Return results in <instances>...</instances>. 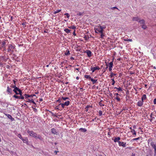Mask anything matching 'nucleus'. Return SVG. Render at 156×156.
<instances>
[{
	"mask_svg": "<svg viewBox=\"0 0 156 156\" xmlns=\"http://www.w3.org/2000/svg\"><path fill=\"white\" fill-rule=\"evenodd\" d=\"M68 28L70 29H74V30H75V29H76V27H75V26L74 25H73L69 27Z\"/></svg>",
	"mask_w": 156,
	"mask_h": 156,
	"instance_id": "nucleus-29",
	"label": "nucleus"
},
{
	"mask_svg": "<svg viewBox=\"0 0 156 156\" xmlns=\"http://www.w3.org/2000/svg\"><path fill=\"white\" fill-rule=\"evenodd\" d=\"M154 104H156V98H155L154 100Z\"/></svg>",
	"mask_w": 156,
	"mask_h": 156,
	"instance_id": "nucleus-57",
	"label": "nucleus"
},
{
	"mask_svg": "<svg viewBox=\"0 0 156 156\" xmlns=\"http://www.w3.org/2000/svg\"><path fill=\"white\" fill-rule=\"evenodd\" d=\"M51 132L53 134H56V133H57V132L56 131V130L54 128H52L51 129Z\"/></svg>",
	"mask_w": 156,
	"mask_h": 156,
	"instance_id": "nucleus-19",
	"label": "nucleus"
},
{
	"mask_svg": "<svg viewBox=\"0 0 156 156\" xmlns=\"http://www.w3.org/2000/svg\"><path fill=\"white\" fill-rule=\"evenodd\" d=\"M84 12H77V15L78 16H83V14Z\"/></svg>",
	"mask_w": 156,
	"mask_h": 156,
	"instance_id": "nucleus-32",
	"label": "nucleus"
},
{
	"mask_svg": "<svg viewBox=\"0 0 156 156\" xmlns=\"http://www.w3.org/2000/svg\"><path fill=\"white\" fill-rule=\"evenodd\" d=\"M100 69V68L98 66H96L95 67H91L90 70L92 71V72H94L96 70H99Z\"/></svg>",
	"mask_w": 156,
	"mask_h": 156,
	"instance_id": "nucleus-5",
	"label": "nucleus"
},
{
	"mask_svg": "<svg viewBox=\"0 0 156 156\" xmlns=\"http://www.w3.org/2000/svg\"><path fill=\"white\" fill-rule=\"evenodd\" d=\"M5 115L7 116V117L8 118V119H11V121H12L15 120L14 118H12V116L9 114H5Z\"/></svg>",
	"mask_w": 156,
	"mask_h": 156,
	"instance_id": "nucleus-7",
	"label": "nucleus"
},
{
	"mask_svg": "<svg viewBox=\"0 0 156 156\" xmlns=\"http://www.w3.org/2000/svg\"><path fill=\"white\" fill-rule=\"evenodd\" d=\"M127 40H128V41H132V39H127Z\"/></svg>",
	"mask_w": 156,
	"mask_h": 156,
	"instance_id": "nucleus-64",
	"label": "nucleus"
},
{
	"mask_svg": "<svg viewBox=\"0 0 156 156\" xmlns=\"http://www.w3.org/2000/svg\"><path fill=\"white\" fill-rule=\"evenodd\" d=\"M134 73L132 72V71H131L130 72V74L131 75H132V74H133Z\"/></svg>",
	"mask_w": 156,
	"mask_h": 156,
	"instance_id": "nucleus-63",
	"label": "nucleus"
},
{
	"mask_svg": "<svg viewBox=\"0 0 156 156\" xmlns=\"http://www.w3.org/2000/svg\"><path fill=\"white\" fill-rule=\"evenodd\" d=\"M147 155L148 156H153V153L152 150L149 149L148 151L147 152Z\"/></svg>",
	"mask_w": 156,
	"mask_h": 156,
	"instance_id": "nucleus-6",
	"label": "nucleus"
},
{
	"mask_svg": "<svg viewBox=\"0 0 156 156\" xmlns=\"http://www.w3.org/2000/svg\"><path fill=\"white\" fill-rule=\"evenodd\" d=\"M70 101H69L65 102L64 104L65 106H68L70 104Z\"/></svg>",
	"mask_w": 156,
	"mask_h": 156,
	"instance_id": "nucleus-26",
	"label": "nucleus"
},
{
	"mask_svg": "<svg viewBox=\"0 0 156 156\" xmlns=\"http://www.w3.org/2000/svg\"><path fill=\"white\" fill-rule=\"evenodd\" d=\"M90 107V106L89 105H87L85 109H86L85 111L86 112H87L88 111V108Z\"/></svg>",
	"mask_w": 156,
	"mask_h": 156,
	"instance_id": "nucleus-39",
	"label": "nucleus"
},
{
	"mask_svg": "<svg viewBox=\"0 0 156 156\" xmlns=\"http://www.w3.org/2000/svg\"><path fill=\"white\" fill-rule=\"evenodd\" d=\"M19 95H20L23 94L22 92V90L20 89V90L18 91Z\"/></svg>",
	"mask_w": 156,
	"mask_h": 156,
	"instance_id": "nucleus-43",
	"label": "nucleus"
},
{
	"mask_svg": "<svg viewBox=\"0 0 156 156\" xmlns=\"http://www.w3.org/2000/svg\"><path fill=\"white\" fill-rule=\"evenodd\" d=\"M141 138V137H139L136 138H134L133 139H132V140L133 141L137 140L140 139Z\"/></svg>",
	"mask_w": 156,
	"mask_h": 156,
	"instance_id": "nucleus-40",
	"label": "nucleus"
},
{
	"mask_svg": "<svg viewBox=\"0 0 156 156\" xmlns=\"http://www.w3.org/2000/svg\"><path fill=\"white\" fill-rule=\"evenodd\" d=\"M6 44V42L5 41H3L2 42V45L4 46V45Z\"/></svg>",
	"mask_w": 156,
	"mask_h": 156,
	"instance_id": "nucleus-55",
	"label": "nucleus"
},
{
	"mask_svg": "<svg viewBox=\"0 0 156 156\" xmlns=\"http://www.w3.org/2000/svg\"><path fill=\"white\" fill-rule=\"evenodd\" d=\"M64 31L66 32L68 34L69 33H70V31H71V30H69L67 28H66L64 29Z\"/></svg>",
	"mask_w": 156,
	"mask_h": 156,
	"instance_id": "nucleus-27",
	"label": "nucleus"
},
{
	"mask_svg": "<svg viewBox=\"0 0 156 156\" xmlns=\"http://www.w3.org/2000/svg\"><path fill=\"white\" fill-rule=\"evenodd\" d=\"M151 145L152 147L154 149V150H156V143L154 144V143L151 140Z\"/></svg>",
	"mask_w": 156,
	"mask_h": 156,
	"instance_id": "nucleus-9",
	"label": "nucleus"
},
{
	"mask_svg": "<svg viewBox=\"0 0 156 156\" xmlns=\"http://www.w3.org/2000/svg\"><path fill=\"white\" fill-rule=\"evenodd\" d=\"M27 138L25 137L24 138H23L21 140L23 141L24 143H25L27 142Z\"/></svg>",
	"mask_w": 156,
	"mask_h": 156,
	"instance_id": "nucleus-21",
	"label": "nucleus"
},
{
	"mask_svg": "<svg viewBox=\"0 0 156 156\" xmlns=\"http://www.w3.org/2000/svg\"><path fill=\"white\" fill-rule=\"evenodd\" d=\"M27 133L31 136L33 137L36 139H39L40 140H42L43 138L39 134H37L36 133H34L33 131H30L28 130L27 131Z\"/></svg>",
	"mask_w": 156,
	"mask_h": 156,
	"instance_id": "nucleus-1",
	"label": "nucleus"
},
{
	"mask_svg": "<svg viewBox=\"0 0 156 156\" xmlns=\"http://www.w3.org/2000/svg\"><path fill=\"white\" fill-rule=\"evenodd\" d=\"M25 96L24 94L23 95V94L20 95V96L16 95H14L13 96V97L14 98L16 99H24V98Z\"/></svg>",
	"mask_w": 156,
	"mask_h": 156,
	"instance_id": "nucleus-2",
	"label": "nucleus"
},
{
	"mask_svg": "<svg viewBox=\"0 0 156 156\" xmlns=\"http://www.w3.org/2000/svg\"><path fill=\"white\" fill-rule=\"evenodd\" d=\"M17 136L21 140L23 138L21 134L20 133L18 134Z\"/></svg>",
	"mask_w": 156,
	"mask_h": 156,
	"instance_id": "nucleus-44",
	"label": "nucleus"
},
{
	"mask_svg": "<svg viewBox=\"0 0 156 156\" xmlns=\"http://www.w3.org/2000/svg\"><path fill=\"white\" fill-rule=\"evenodd\" d=\"M75 31H76L75 30H74V32L73 33V34L74 36H76V34L75 33Z\"/></svg>",
	"mask_w": 156,
	"mask_h": 156,
	"instance_id": "nucleus-53",
	"label": "nucleus"
},
{
	"mask_svg": "<svg viewBox=\"0 0 156 156\" xmlns=\"http://www.w3.org/2000/svg\"><path fill=\"white\" fill-rule=\"evenodd\" d=\"M18 92V91H16V92H14L15 93V95H19V93Z\"/></svg>",
	"mask_w": 156,
	"mask_h": 156,
	"instance_id": "nucleus-61",
	"label": "nucleus"
},
{
	"mask_svg": "<svg viewBox=\"0 0 156 156\" xmlns=\"http://www.w3.org/2000/svg\"><path fill=\"white\" fill-rule=\"evenodd\" d=\"M84 38L86 41L87 40L89 39V37H87L86 35L84 36Z\"/></svg>",
	"mask_w": 156,
	"mask_h": 156,
	"instance_id": "nucleus-46",
	"label": "nucleus"
},
{
	"mask_svg": "<svg viewBox=\"0 0 156 156\" xmlns=\"http://www.w3.org/2000/svg\"><path fill=\"white\" fill-rule=\"evenodd\" d=\"M7 91L10 94H12V91L11 88H10L9 86L7 87Z\"/></svg>",
	"mask_w": 156,
	"mask_h": 156,
	"instance_id": "nucleus-14",
	"label": "nucleus"
},
{
	"mask_svg": "<svg viewBox=\"0 0 156 156\" xmlns=\"http://www.w3.org/2000/svg\"><path fill=\"white\" fill-rule=\"evenodd\" d=\"M90 80L92 82L93 84H94L97 83V80H95L93 78H92Z\"/></svg>",
	"mask_w": 156,
	"mask_h": 156,
	"instance_id": "nucleus-23",
	"label": "nucleus"
},
{
	"mask_svg": "<svg viewBox=\"0 0 156 156\" xmlns=\"http://www.w3.org/2000/svg\"><path fill=\"white\" fill-rule=\"evenodd\" d=\"M140 20V18L138 17H133L132 20L133 21H138Z\"/></svg>",
	"mask_w": 156,
	"mask_h": 156,
	"instance_id": "nucleus-15",
	"label": "nucleus"
},
{
	"mask_svg": "<svg viewBox=\"0 0 156 156\" xmlns=\"http://www.w3.org/2000/svg\"><path fill=\"white\" fill-rule=\"evenodd\" d=\"M61 11V9H57L56 11H54L53 12L54 14H56L60 12Z\"/></svg>",
	"mask_w": 156,
	"mask_h": 156,
	"instance_id": "nucleus-34",
	"label": "nucleus"
},
{
	"mask_svg": "<svg viewBox=\"0 0 156 156\" xmlns=\"http://www.w3.org/2000/svg\"><path fill=\"white\" fill-rule=\"evenodd\" d=\"M98 33H100L101 34V33H103V32L104 31V30H101V29H98Z\"/></svg>",
	"mask_w": 156,
	"mask_h": 156,
	"instance_id": "nucleus-37",
	"label": "nucleus"
},
{
	"mask_svg": "<svg viewBox=\"0 0 156 156\" xmlns=\"http://www.w3.org/2000/svg\"><path fill=\"white\" fill-rule=\"evenodd\" d=\"M99 27V28L100 29H101L102 30H104V29L106 27L105 25H104V26H100Z\"/></svg>",
	"mask_w": 156,
	"mask_h": 156,
	"instance_id": "nucleus-31",
	"label": "nucleus"
},
{
	"mask_svg": "<svg viewBox=\"0 0 156 156\" xmlns=\"http://www.w3.org/2000/svg\"><path fill=\"white\" fill-rule=\"evenodd\" d=\"M65 54L66 56L68 55H70V53L69 50L68 49H67L66 51V52L65 53Z\"/></svg>",
	"mask_w": 156,
	"mask_h": 156,
	"instance_id": "nucleus-30",
	"label": "nucleus"
},
{
	"mask_svg": "<svg viewBox=\"0 0 156 156\" xmlns=\"http://www.w3.org/2000/svg\"><path fill=\"white\" fill-rule=\"evenodd\" d=\"M154 156H156V150H154Z\"/></svg>",
	"mask_w": 156,
	"mask_h": 156,
	"instance_id": "nucleus-59",
	"label": "nucleus"
},
{
	"mask_svg": "<svg viewBox=\"0 0 156 156\" xmlns=\"http://www.w3.org/2000/svg\"><path fill=\"white\" fill-rule=\"evenodd\" d=\"M49 112L51 113V114H52V116H55V115L54 114L52 113L50 111H49Z\"/></svg>",
	"mask_w": 156,
	"mask_h": 156,
	"instance_id": "nucleus-62",
	"label": "nucleus"
},
{
	"mask_svg": "<svg viewBox=\"0 0 156 156\" xmlns=\"http://www.w3.org/2000/svg\"><path fill=\"white\" fill-rule=\"evenodd\" d=\"M102 114V111H99V115L100 116H101Z\"/></svg>",
	"mask_w": 156,
	"mask_h": 156,
	"instance_id": "nucleus-49",
	"label": "nucleus"
},
{
	"mask_svg": "<svg viewBox=\"0 0 156 156\" xmlns=\"http://www.w3.org/2000/svg\"><path fill=\"white\" fill-rule=\"evenodd\" d=\"M113 59H112V61L110 62L109 63H108V66L109 67H112L113 66Z\"/></svg>",
	"mask_w": 156,
	"mask_h": 156,
	"instance_id": "nucleus-17",
	"label": "nucleus"
},
{
	"mask_svg": "<svg viewBox=\"0 0 156 156\" xmlns=\"http://www.w3.org/2000/svg\"><path fill=\"white\" fill-rule=\"evenodd\" d=\"M79 130L83 132H85L87 131V129L85 128H80L79 129Z\"/></svg>",
	"mask_w": 156,
	"mask_h": 156,
	"instance_id": "nucleus-18",
	"label": "nucleus"
},
{
	"mask_svg": "<svg viewBox=\"0 0 156 156\" xmlns=\"http://www.w3.org/2000/svg\"><path fill=\"white\" fill-rule=\"evenodd\" d=\"M114 77L112 79V85H114L115 83V81L114 80Z\"/></svg>",
	"mask_w": 156,
	"mask_h": 156,
	"instance_id": "nucleus-36",
	"label": "nucleus"
},
{
	"mask_svg": "<svg viewBox=\"0 0 156 156\" xmlns=\"http://www.w3.org/2000/svg\"><path fill=\"white\" fill-rule=\"evenodd\" d=\"M112 9H113H113H118V8L116 7H115V6L114 7H113L112 8Z\"/></svg>",
	"mask_w": 156,
	"mask_h": 156,
	"instance_id": "nucleus-58",
	"label": "nucleus"
},
{
	"mask_svg": "<svg viewBox=\"0 0 156 156\" xmlns=\"http://www.w3.org/2000/svg\"><path fill=\"white\" fill-rule=\"evenodd\" d=\"M146 95L144 94L142 96V97L141 98V100L143 101H144V100H145L146 99Z\"/></svg>",
	"mask_w": 156,
	"mask_h": 156,
	"instance_id": "nucleus-28",
	"label": "nucleus"
},
{
	"mask_svg": "<svg viewBox=\"0 0 156 156\" xmlns=\"http://www.w3.org/2000/svg\"><path fill=\"white\" fill-rule=\"evenodd\" d=\"M119 145L120 146H122L123 147H126V143H124L123 142H118Z\"/></svg>",
	"mask_w": 156,
	"mask_h": 156,
	"instance_id": "nucleus-8",
	"label": "nucleus"
},
{
	"mask_svg": "<svg viewBox=\"0 0 156 156\" xmlns=\"http://www.w3.org/2000/svg\"><path fill=\"white\" fill-rule=\"evenodd\" d=\"M117 90H118V92L121 91L122 90V88L120 87H119V88H117Z\"/></svg>",
	"mask_w": 156,
	"mask_h": 156,
	"instance_id": "nucleus-42",
	"label": "nucleus"
},
{
	"mask_svg": "<svg viewBox=\"0 0 156 156\" xmlns=\"http://www.w3.org/2000/svg\"><path fill=\"white\" fill-rule=\"evenodd\" d=\"M62 99L64 101H66V100H69L70 101L69 98L68 97H62Z\"/></svg>",
	"mask_w": 156,
	"mask_h": 156,
	"instance_id": "nucleus-24",
	"label": "nucleus"
},
{
	"mask_svg": "<svg viewBox=\"0 0 156 156\" xmlns=\"http://www.w3.org/2000/svg\"><path fill=\"white\" fill-rule=\"evenodd\" d=\"M98 29H99V26L98 27V28L95 27L94 29H95V30H96L97 31H98Z\"/></svg>",
	"mask_w": 156,
	"mask_h": 156,
	"instance_id": "nucleus-60",
	"label": "nucleus"
},
{
	"mask_svg": "<svg viewBox=\"0 0 156 156\" xmlns=\"http://www.w3.org/2000/svg\"><path fill=\"white\" fill-rule=\"evenodd\" d=\"M26 102L32 103L33 104L35 105H36V104L35 103V102L34 101V100L33 99H32L31 100L30 99H28V101H26Z\"/></svg>",
	"mask_w": 156,
	"mask_h": 156,
	"instance_id": "nucleus-13",
	"label": "nucleus"
},
{
	"mask_svg": "<svg viewBox=\"0 0 156 156\" xmlns=\"http://www.w3.org/2000/svg\"><path fill=\"white\" fill-rule=\"evenodd\" d=\"M138 22L140 23V24H142V25L145 24V21L144 20L142 19L141 20H140L138 21Z\"/></svg>",
	"mask_w": 156,
	"mask_h": 156,
	"instance_id": "nucleus-16",
	"label": "nucleus"
},
{
	"mask_svg": "<svg viewBox=\"0 0 156 156\" xmlns=\"http://www.w3.org/2000/svg\"><path fill=\"white\" fill-rule=\"evenodd\" d=\"M60 105H61L62 107L64 108L65 107V106L64 103H60Z\"/></svg>",
	"mask_w": 156,
	"mask_h": 156,
	"instance_id": "nucleus-48",
	"label": "nucleus"
},
{
	"mask_svg": "<svg viewBox=\"0 0 156 156\" xmlns=\"http://www.w3.org/2000/svg\"><path fill=\"white\" fill-rule=\"evenodd\" d=\"M85 78H86L87 79H88L89 80H91L92 78H91L90 75H85L84 76Z\"/></svg>",
	"mask_w": 156,
	"mask_h": 156,
	"instance_id": "nucleus-20",
	"label": "nucleus"
},
{
	"mask_svg": "<svg viewBox=\"0 0 156 156\" xmlns=\"http://www.w3.org/2000/svg\"><path fill=\"white\" fill-rule=\"evenodd\" d=\"M115 99H116L118 101H120V98L118 96H116L115 98Z\"/></svg>",
	"mask_w": 156,
	"mask_h": 156,
	"instance_id": "nucleus-47",
	"label": "nucleus"
},
{
	"mask_svg": "<svg viewBox=\"0 0 156 156\" xmlns=\"http://www.w3.org/2000/svg\"><path fill=\"white\" fill-rule=\"evenodd\" d=\"M20 90V89L17 87H16L13 90V91L14 92H16V91H18Z\"/></svg>",
	"mask_w": 156,
	"mask_h": 156,
	"instance_id": "nucleus-22",
	"label": "nucleus"
},
{
	"mask_svg": "<svg viewBox=\"0 0 156 156\" xmlns=\"http://www.w3.org/2000/svg\"><path fill=\"white\" fill-rule=\"evenodd\" d=\"M57 102H58L59 103L61 102L62 101L61 100H60V99H58V100L56 101Z\"/></svg>",
	"mask_w": 156,
	"mask_h": 156,
	"instance_id": "nucleus-54",
	"label": "nucleus"
},
{
	"mask_svg": "<svg viewBox=\"0 0 156 156\" xmlns=\"http://www.w3.org/2000/svg\"><path fill=\"white\" fill-rule=\"evenodd\" d=\"M120 139V138L119 137H115L114 139H113L114 141L115 142H120L119 141V140Z\"/></svg>",
	"mask_w": 156,
	"mask_h": 156,
	"instance_id": "nucleus-11",
	"label": "nucleus"
},
{
	"mask_svg": "<svg viewBox=\"0 0 156 156\" xmlns=\"http://www.w3.org/2000/svg\"><path fill=\"white\" fill-rule=\"evenodd\" d=\"M142 28H143L144 30H145L147 28L146 25H145V24H144L143 25H142L141 26Z\"/></svg>",
	"mask_w": 156,
	"mask_h": 156,
	"instance_id": "nucleus-25",
	"label": "nucleus"
},
{
	"mask_svg": "<svg viewBox=\"0 0 156 156\" xmlns=\"http://www.w3.org/2000/svg\"><path fill=\"white\" fill-rule=\"evenodd\" d=\"M112 67H109V68H108L109 70L110 71H111L112 70Z\"/></svg>",
	"mask_w": 156,
	"mask_h": 156,
	"instance_id": "nucleus-56",
	"label": "nucleus"
},
{
	"mask_svg": "<svg viewBox=\"0 0 156 156\" xmlns=\"http://www.w3.org/2000/svg\"><path fill=\"white\" fill-rule=\"evenodd\" d=\"M131 132L133 133V135H136V132L134 129H132V130H131Z\"/></svg>",
	"mask_w": 156,
	"mask_h": 156,
	"instance_id": "nucleus-35",
	"label": "nucleus"
},
{
	"mask_svg": "<svg viewBox=\"0 0 156 156\" xmlns=\"http://www.w3.org/2000/svg\"><path fill=\"white\" fill-rule=\"evenodd\" d=\"M64 15H66L67 16V18H69L70 16L69 15V14L68 13H65Z\"/></svg>",
	"mask_w": 156,
	"mask_h": 156,
	"instance_id": "nucleus-45",
	"label": "nucleus"
},
{
	"mask_svg": "<svg viewBox=\"0 0 156 156\" xmlns=\"http://www.w3.org/2000/svg\"><path fill=\"white\" fill-rule=\"evenodd\" d=\"M103 101L102 100H101L100 102H99V105L101 106H104V104H102V102Z\"/></svg>",
	"mask_w": 156,
	"mask_h": 156,
	"instance_id": "nucleus-38",
	"label": "nucleus"
},
{
	"mask_svg": "<svg viewBox=\"0 0 156 156\" xmlns=\"http://www.w3.org/2000/svg\"><path fill=\"white\" fill-rule=\"evenodd\" d=\"M60 107V104L58 105V106H56L55 108V109H56V110H57V109H58V110H60V109H59V108Z\"/></svg>",
	"mask_w": 156,
	"mask_h": 156,
	"instance_id": "nucleus-41",
	"label": "nucleus"
},
{
	"mask_svg": "<svg viewBox=\"0 0 156 156\" xmlns=\"http://www.w3.org/2000/svg\"><path fill=\"white\" fill-rule=\"evenodd\" d=\"M110 74V77L112 78H113L114 76H116V74L113 73L112 72H111Z\"/></svg>",
	"mask_w": 156,
	"mask_h": 156,
	"instance_id": "nucleus-33",
	"label": "nucleus"
},
{
	"mask_svg": "<svg viewBox=\"0 0 156 156\" xmlns=\"http://www.w3.org/2000/svg\"><path fill=\"white\" fill-rule=\"evenodd\" d=\"M7 151L9 152H10V153H11V154H13L14 153V152L13 151H10L8 149H7Z\"/></svg>",
	"mask_w": 156,
	"mask_h": 156,
	"instance_id": "nucleus-52",
	"label": "nucleus"
},
{
	"mask_svg": "<svg viewBox=\"0 0 156 156\" xmlns=\"http://www.w3.org/2000/svg\"><path fill=\"white\" fill-rule=\"evenodd\" d=\"M104 36H105V35L103 34V33H101V34L100 38H103V37Z\"/></svg>",
	"mask_w": 156,
	"mask_h": 156,
	"instance_id": "nucleus-50",
	"label": "nucleus"
},
{
	"mask_svg": "<svg viewBox=\"0 0 156 156\" xmlns=\"http://www.w3.org/2000/svg\"><path fill=\"white\" fill-rule=\"evenodd\" d=\"M24 95L25 97V99H26L27 100H28V99H29L28 98L30 97H33L34 96H36V95L34 94H32L31 95H29L28 94H24Z\"/></svg>",
	"mask_w": 156,
	"mask_h": 156,
	"instance_id": "nucleus-3",
	"label": "nucleus"
},
{
	"mask_svg": "<svg viewBox=\"0 0 156 156\" xmlns=\"http://www.w3.org/2000/svg\"><path fill=\"white\" fill-rule=\"evenodd\" d=\"M15 48V46H13L12 44H10L9 46V48L8 49V52H9L11 51V49H14Z\"/></svg>",
	"mask_w": 156,
	"mask_h": 156,
	"instance_id": "nucleus-10",
	"label": "nucleus"
},
{
	"mask_svg": "<svg viewBox=\"0 0 156 156\" xmlns=\"http://www.w3.org/2000/svg\"><path fill=\"white\" fill-rule=\"evenodd\" d=\"M143 102L144 101L142 100L141 101H140L138 102L137 105L141 107L143 105Z\"/></svg>",
	"mask_w": 156,
	"mask_h": 156,
	"instance_id": "nucleus-12",
	"label": "nucleus"
},
{
	"mask_svg": "<svg viewBox=\"0 0 156 156\" xmlns=\"http://www.w3.org/2000/svg\"><path fill=\"white\" fill-rule=\"evenodd\" d=\"M10 87H11L13 88L14 89L16 86V85H11L10 86Z\"/></svg>",
	"mask_w": 156,
	"mask_h": 156,
	"instance_id": "nucleus-51",
	"label": "nucleus"
},
{
	"mask_svg": "<svg viewBox=\"0 0 156 156\" xmlns=\"http://www.w3.org/2000/svg\"><path fill=\"white\" fill-rule=\"evenodd\" d=\"M83 52L84 53H87V55L89 57H90L92 56V52L91 51L89 50L84 51Z\"/></svg>",
	"mask_w": 156,
	"mask_h": 156,
	"instance_id": "nucleus-4",
	"label": "nucleus"
}]
</instances>
